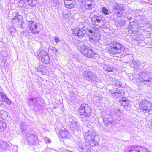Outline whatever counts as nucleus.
Returning <instances> with one entry per match:
<instances>
[{"mask_svg": "<svg viewBox=\"0 0 152 152\" xmlns=\"http://www.w3.org/2000/svg\"><path fill=\"white\" fill-rule=\"evenodd\" d=\"M80 51L82 54L89 58H95L96 53L92 50L86 47L84 45H82L80 48Z\"/></svg>", "mask_w": 152, "mask_h": 152, "instance_id": "1", "label": "nucleus"}, {"mask_svg": "<svg viewBox=\"0 0 152 152\" xmlns=\"http://www.w3.org/2000/svg\"><path fill=\"white\" fill-rule=\"evenodd\" d=\"M80 51L82 54L89 58H95L96 53L92 50L86 47L84 45H82L80 48Z\"/></svg>", "mask_w": 152, "mask_h": 152, "instance_id": "2", "label": "nucleus"}, {"mask_svg": "<svg viewBox=\"0 0 152 152\" xmlns=\"http://www.w3.org/2000/svg\"><path fill=\"white\" fill-rule=\"evenodd\" d=\"M123 48L122 45L120 43L114 42L112 47L108 49L109 52L112 55H115L120 53V51Z\"/></svg>", "mask_w": 152, "mask_h": 152, "instance_id": "3", "label": "nucleus"}, {"mask_svg": "<svg viewBox=\"0 0 152 152\" xmlns=\"http://www.w3.org/2000/svg\"><path fill=\"white\" fill-rule=\"evenodd\" d=\"M29 30L33 34H38L41 31L39 24L35 22L30 21L28 25Z\"/></svg>", "mask_w": 152, "mask_h": 152, "instance_id": "4", "label": "nucleus"}, {"mask_svg": "<svg viewBox=\"0 0 152 152\" xmlns=\"http://www.w3.org/2000/svg\"><path fill=\"white\" fill-rule=\"evenodd\" d=\"M91 112L90 107L86 104H82L78 110V113L80 115L86 116Z\"/></svg>", "mask_w": 152, "mask_h": 152, "instance_id": "5", "label": "nucleus"}, {"mask_svg": "<svg viewBox=\"0 0 152 152\" xmlns=\"http://www.w3.org/2000/svg\"><path fill=\"white\" fill-rule=\"evenodd\" d=\"M152 105L151 102L144 99L139 102V108L142 111H149L151 110Z\"/></svg>", "mask_w": 152, "mask_h": 152, "instance_id": "6", "label": "nucleus"}, {"mask_svg": "<svg viewBox=\"0 0 152 152\" xmlns=\"http://www.w3.org/2000/svg\"><path fill=\"white\" fill-rule=\"evenodd\" d=\"M114 9L115 10V14L118 17H121L125 11L123 5L118 3L114 5Z\"/></svg>", "mask_w": 152, "mask_h": 152, "instance_id": "7", "label": "nucleus"}, {"mask_svg": "<svg viewBox=\"0 0 152 152\" xmlns=\"http://www.w3.org/2000/svg\"><path fill=\"white\" fill-rule=\"evenodd\" d=\"M7 116L6 113L2 110L0 111V130H4L7 127L6 122L4 121Z\"/></svg>", "mask_w": 152, "mask_h": 152, "instance_id": "8", "label": "nucleus"}, {"mask_svg": "<svg viewBox=\"0 0 152 152\" xmlns=\"http://www.w3.org/2000/svg\"><path fill=\"white\" fill-rule=\"evenodd\" d=\"M72 34L75 36H77L80 38H82L86 34V31L82 28L78 27L74 28L72 30Z\"/></svg>", "mask_w": 152, "mask_h": 152, "instance_id": "9", "label": "nucleus"}, {"mask_svg": "<svg viewBox=\"0 0 152 152\" xmlns=\"http://www.w3.org/2000/svg\"><path fill=\"white\" fill-rule=\"evenodd\" d=\"M102 21V17L101 16H98L94 15L92 17L91 22L93 26L96 28H97V26L100 27L99 26V23Z\"/></svg>", "mask_w": 152, "mask_h": 152, "instance_id": "10", "label": "nucleus"}, {"mask_svg": "<svg viewBox=\"0 0 152 152\" xmlns=\"http://www.w3.org/2000/svg\"><path fill=\"white\" fill-rule=\"evenodd\" d=\"M0 96L3 101L6 103L10 104L11 103V101L8 98L6 94L3 92H0Z\"/></svg>", "mask_w": 152, "mask_h": 152, "instance_id": "11", "label": "nucleus"}, {"mask_svg": "<svg viewBox=\"0 0 152 152\" xmlns=\"http://www.w3.org/2000/svg\"><path fill=\"white\" fill-rule=\"evenodd\" d=\"M124 98H123L122 99H120L119 102L124 107H128L129 105V103L128 100L126 99H124Z\"/></svg>", "mask_w": 152, "mask_h": 152, "instance_id": "12", "label": "nucleus"}, {"mask_svg": "<svg viewBox=\"0 0 152 152\" xmlns=\"http://www.w3.org/2000/svg\"><path fill=\"white\" fill-rule=\"evenodd\" d=\"M74 0H67V8L71 9L74 7Z\"/></svg>", "mask_w": 152, "mask_h": 152, "instance_id": "13", "label": "nucleus"}, {"mask_svg": "<svg viewBox=\"0 0 152 152\" xmlns=\"http://www.w3.org/2000/svg\"><path fill=\"white\" fill-rule=\"evenodd\" d=\"M26 1L28 5L31 7H34L36 4L37 1L36 0H26Z\"/></svg>", "mask_w": 152, "mask_h": 152, "instance_id": "14", "label": "nucleus"}, {"mask_svg": "<svg viewBox=\"0 0 152 152\" xmlns=\"http://www.w3.org/2000/svg\"><path fill=\"white\" fill-rule=\"evenodd\" d=\"M102 12L105 15H108L109 14L108 10L104 7L102 8Z\"/></svg>", "mask_w": 152, "mask_h": 152, "instance_id": "15", "label": "nucleus"}, {"mask_svg": "<svg viewBox=\"0 0 152 152\" xmlns=\"http://www.w3.org/2000/svg\"><path fill=\"white\" fill-rule=\"evenodd\" d=\"M49 57L47 56H45L44 57H42L41 59L42 61L46 63L47 61H48L49 60Z\"/></svg>", "mask_w": 152, "mask_h": 152, "instance_id": "16", "label": "nucleus"}, {"mask_svg": "<svg viewBox=\"0 0 152 152\" xmlns=\"http://www.w3.org/2000/svg\"><path fill=\"white\" fill-rule=\"evenodd\" d=\"M93 2H94V1L93 0H91V4L87 5V6L88 7V9H91L92 8L91 7L93 4H92V3Z\"/></svg>", "mask_w": 152, "mask_h": 152, "instance_id": "17", "label": "nucleus"}, {"mask_svg": "<svg viewBox=\"0 0 152 152\" xmlns=\"http://www.w3.org/2000/svg\"><path fill=\"white\" fill-rule=\"evenodd\" d=\"M54 40L56 43H58L59 41V38L57 37H55L54 38Z\"/></svg>", "mask_w": 152, "mask_h": 152, "instance_id": "18", "label": "nucleus"}, {"mask_svg": "<svg viewBox=\"0 0 152 152\" xmlns=\"http://www.w3.org/2000/svg\"><path fill=\"white\" fill-rule=\"evenodd\" d=\"M14 20H16L19 21L18 18V16L17 15H16L14 18L12 19V22H13V21H14Z\"/></svg>", "mask_w": 152, "mask_h": 152, "instance_id": "19", "label": "nucleus"}, {"mask_svg": "<svg viewBox=\"0 0 152 152\" xmlns=\"http://www.w3.org/2000/svg\"><path fill=\"white\" fill-rule=\"evenodd\" d=\"M46 72H42V74L44 75H45V74H46Z\"/></svg>", "mask_w": 152, "mask_h": 152, "instance_id": "20", "label": "nucleus"}, {"mask_svg": "<svg viewBox=\"0 0 152 152\" xmlns=\"http://www.w3.org/2000/svg\"><path fill=\"white\" fill-rule=\"evenodd\" d=\"M89 32L90 33H92V31L91 30H89Z\"/></svg>", "mask_w": 152, "mask_h": 152, "instance_id": "21", "label": "nucleus"}, {"mask_svg": "<svg viewBox=\"0 0 152 152\" xmlns=\"http://www.w3.org/2000/svg\"><path fill=\"white\" fill-rule=\"evenodd\" d=\"M1 100H0V105H1Z\"/></svg>", "mask_w": 152, "mask_h": 152, "instance_id": "22", "label": "nucleus"}, {"mask_svg": "<svg viewBox=\"0 0 152 152\" xmlns=\"http://www.w3.org/2000/svg\"><path fill=\"white\" fill-rule=\"evenodd\" d=\"M137 152H140V151H138Z\"/></svg>", "mask_w": 152, "mask_h": 152, "instance_id": "23", "label": "nucleus"}, {"mask_svg": "<svg viewBox=\"0 0 152 152\" xmlns=\"http://www.w3.org/2000/svg\"><path fill=\"white\" fill-rule=\"evenodd\" d=\"M151 5H152V3H151Z\"/></svg>", "mask_w": 152, "mask_h": 152, "instance_id": "24", "label": "nucleus"}]
</instances>
